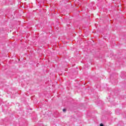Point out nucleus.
Segmentation results:
<instances>
[{
  "instance_id": "nucleus-1",
  "label": "nucleus",
  "mask_w": 126,
  "mask_h": 126,
  "mask_svg": "<svg viewBox=\"0 0 126 126\" xmlns=\"http://www.w3.org/2000/svg\"><path fill=\"white\" fill-rule=\"evenodd\" d=\"M63 112H64V113H65V112H66V109H63Z\"/></svg>"
},
{
  "instance_id": "nucleus-2",
  "label": "nucleus",
  "mask_w": 126,
  "mask_h": 126,
  "mask_svg": "<svg viewBox=\"0 0 126 126\" xmlns=\"http://www.w3.org/2000/svg\"><path fill=\"white\" fill-rule=\"evenodd\" d=\"M100 126H104V125L103 124H100Z\"/></svg>"
}]
</instances>
